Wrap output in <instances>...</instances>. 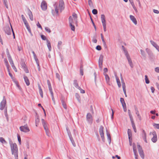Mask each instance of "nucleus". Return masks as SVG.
<instances>
[{
	"mask_svg": "<svg viewBox=\"0 0 159 159\" xmlns=\"http://www.w3.org/2000/svg\"><path fill=\"white\" fill-rule=\"evenodd\" d=\"M39 93L42 98L43 97V92L40 86H39Z\"/></svg>",
	"mask_w": 159,
	"mask_h": 159,
	"instance_id": "393cba45",
	"label": "nucleus"
},
{
	"mask_svg": "<svg viewBox=\"0 0 159 159\" xmlns=\"http://www.w3.org/2000/svg\"><path fill=\"white\" fill-rule=\"evenodd\" d=\"M122 49L125 53L126 56L129 55L127 51L125 49V48L124 46H122Z\"/></svg>",
	"mask_w": 159,
	"mask_h": 159,
	"instance_id": "2f4dec72",
	"label": "nucleus"
},
{
	"mask_svg": "<svg viewBox=\"0 0 159 159\" xmlns=\"http://www.w3.org/2000/svg\"><path fill=\"white\" fill-rule=\"evenodd\" d=\"M41 6L42 9L43 10L45 11L47 9V4L45 1L43 0L42 1L41 3Z\"/></svg>",
	"mask_w": 159,
	"mask_h": 159,
	"instance_id": "1a4fd4ad",
	"label": "nucleus"
},
{
	"mask_svg": "<svg viewBox=\"0 0 159 159\" xmlns=\"http://www.w3.org/2000/svg\"><path fill=\"white\" fill-rule=\"evenodd\" d=\"M92 13L94 15H96L98 13V11L96 9H94L92 11Z\"/></svg>",
	"mask_w": 159,
	"mask_h": 159,
	"instance_id": "c03bdc74",
	"label": "nucleus"
},
{
	"mask_svg": "<svg viewBox=\"0 0 159 159\" xmlns=\"http://www.w3.org/2000/svg\"><path fill=\"white\" fill-rule=\"evenodd\" d=\"M128 137H132V133L130 129H128Z\"/></svg>",
	"mask_w": 159,
	"mask_h": 159,
	"instance_id": "72a5a7b5",
	"label": "nucleus"
},
{
	"mask_svg": "<svg viewBox=\"0 0 159 159\" xmlns=\"http://www.w3.org/2000/svg\"><path fill=\"white\" fill-rule=\"evenodd\" d=\"M133 149L134 155H138L135 148L133 147Z\"/></svg>",
	"mask_w": 159,
	"mask_h": 159,
	"instance_id": "3c124183",
	"label": "nucleus"
},
{
	"mask_svg": "<svg viewBox=\"0 0 159 159\" xmlns=\"http://www.w3.org/2000/svg\"><path fill=\"white\" fill-rule=\"evenodd\" d=\"M129 141L130 143V145H132V137H129Z\"/></svg>",
	"mask_w": 159,
	"mask_h": 159,
	"instance_id": "09e8293b",
	"label": "nucleus"
},
{
	"mask_svg": "<svg viewBox=\"0 0 159 159\" xmlns=\"http://www.w3.org/2000/svg\"><path fill=\"white\" fill-rule=\"evenodd\" d=\"M151 43H152V44L155 47L157 45L156 43H155L153 41H151Z\"/></svg>",
	"mask_w": 159,
	"mask_h": 159,
	"instance_id": "8fccbe9b",
	"label": "nucleus"
},
{
	"mask_svg": "<svg viewBox=\"0 0 159 159\" xmlns=\"http://www.w3.org/2000/svg\"><path fill=\"white\" fill-rule=\"evenodd\" d=\"M4 4L5 6L8 9V8L7 2V0H3Z\"/></svg>",
	"mask_w": 159,
	"mask_h": 159,
	"instance_id": "473e14b6",
	"label": "nucleus"
},
{
	"mask_svg": "<svg viewBox=\"0 0 159 159\" xmlns=\"http://www.w3.org/2000/svg\"><path fill=\"white\" fill-rule=\"evenodd\" d=\"M130 18L131 19V20L132 21V22L135 25H137V21L136 19V18H135V17L132 15H130L129 16Z\"/></svg>",
	"mask_w": 159,
	"mask_h": 159,
	"instance_id": "dca6fc26",
	"label": "nucleus"
},
{
	"mask_svg": "<svg viewBox=\"0 0 159 159\" xmlns=\"http://www.w3.org/2000/svg\"><path fill=\"white\" fill-rule=\"evenodd\" d=\"M86 119L88 122L90 124H92L93 123V117L90 113H88L86 115Z\"/></svg>",
	"mask_w": 159,
	"mask_h": 159,
	"instance_id": "423d86ee",
	"label": "nucleus"
},
{
	"mask_svg": "<svg viewBox=\"0 0 159 159\" xmlns=\"http://www.w3.org/2000/svg\"><path fill=\"white\" fill-rule=\"evenodd\" d=\"M107 135L108 137V139H109L110 140H111V135L109 133H107Z\"/></svg>",
	"mask_w": 159,
	"mask_h": 159,
	"instance_id": "5fc2aeb1",
	"label": "nucleus"
},
{
	"mask_svg": "<svg viewBox=\"0 0 159 159\" xmlns=\"http://www.w3.org/2000/svg\"><path fill=\"white\" fill-rule=\"evenodd\" d=\"M132 127L134 129V131L135 133H136L137 132V130L136 128V127L134 123L132 124Z\"/></svg>",
	"mask_w": 159,
	"mask_h": 159,
	"instance_id": "58836bf2",
	"label": "nucleus"
},
{
	"mask_svg": "<svg viewBox=\"0 0 159 159\" xmlns=\"http://www.w3.org/2000/svg\"><path fill=\"white\" fill-rule=\"evenodd\" d=\"M20 130L23 132L27 133L30 131V129L27 124L20 127Z\"/></svg>",
	"mask_w": 159,
	"mask_h": 159,
	"instance_id": "7ed1b4c3",
	"label": "nucleus"
},
{
	"mask_svg": "<svg viewBox=\"0 0 159 159\" xmlns=\"http://www.w3.org/2000/svg\"><path fill=\"white\" fill-rule=\"evenodd\" d=\"M129 1L130 2V3H131V5H132V6L133 7V8L134 9V10L135 11V12H138L137 10L134 5V2L132 1V0L131 1L130 0H129Z\"/></svg>",
	"mask_w": 159,
	"mask_h": 159,
	"instance_id": "4be33fe9",
	"label": "nucleus"
},
{
	"mask_svg": "<svg viewBox=\"0 0 159 159\" xmlns=\"http://www.w3.org/2000/svg\"><path fill=\"white\" fill-rule=\"evenodd\" d=\"M153 134L155 135H154L152 139V140L153 142L155 143L157 140V136L156 134V132H153Z\"/></svg>",
	"mask_w": 159,
	"mask_h": 159,
	"instance_id": "f3484780",
	"label": "nucleus"
},
{
	"mask_svg": "<svg viewBox=\"0 0 159 159\" xmlns=\"http://www.w3.org/2000/svg\"><path fill=\"white\" fill-rule=\"evenodd\" d=\"M35 60L36 62V63L38 65V67H39L40 66L39 63V60L38 59V58H37V59H35Z\"/></svg>",
	"mask_w": 159,
	"mask_h": 159,
	"instance_id": "6e6d98bb",
	"label": "nucleus"
},
{
	"mask_svg": "<svg viewBox=\"0 0 159 159\" xmlns=\"http://www.w3.org/2000/svg\"><path fill=\"white\" fill-rule=\"evenodd\" d=\"M96 48L98 50H100L102 48L101 46L98 45L96 47Z\"/></svg>",
	"mask_w": 159,
	"mask_h": 159,
	"instance_id": "13d9d810",
	"label": "nucleus"
},
{
	"mask_svg": "<svg viewBox=\"0 0 159 159\" xmlns=\"http://www.w3.org/2000/svg\"><path fill=\"white\" fill-rule=\"evenodd\" d=\"M47 45L49 51L51 50V46L50 41L48 40H47Z\"/></svg>",
	"mask_w": 159,
	"mask_h": 159,
	"instance_id": "aec40b11",
	"label": "nucleus"
},
{
	"mask_svg": "<svg viewBox=\"0 0 159 159\" xmlns=\"http://www.w3.org/2000/svg\"><path fill=\"white\" fill-rule=\"evenodd\" d=\"M129 116L130 119L131 124L134 123L133 120V117L130 113H129Z\"/></svg>",
	"mask_w": 159,
	"mask_h": 159,
	"instance_id": "7c9ffc66",
	"label": "nucleus"
},
{
	"mask_svg": "<svg viewBox=\"0 0 159 159\" xmlns=\"http://www.w3.org/2000/svg\"><path fill=\"white\" fill-rule=\"evenodd\" d=\"M72 17L73 18V21L74 22H75V24L77 25V15L75 13H73Z\"/></svg>",
	"mask_w": 159,
	"mask_h": 159,
	"instance_id": "ddd939ff",
	"label": "nucleus"
},
{
	"mask_svg": "<svg viewBox=\"0 0 159 159\" xmlns=\"http://www.w3.org/2000/svg\"><path fill=\"white\" fill-rule=\"evenodd\" d=\"M24 22L25 25L26 26L27 29L29 31H30V28L29 26V24H28L27 20Z\"/></svg>",
	"mask_w": 159,
	"mask_h": 159,
	"instance_id": "a878e982",
	"label": "nucleus"
},
{
	"mask_svg": "<svg viewBox=\"0 0 159 159\" xmlns=\"http://www.w3.org/2000/svg\"><path fill=\"white\" fill-rule=\"evenodd\" d=\"M120 101L122 104L123 107L124 108L125 107H126V104L124 99L123 98H120Z\"/></svg>",
	"mask_w": 159,
	"mask_h": 159,
	"instance_id": "6ab92c4d",
	"label": "nucleus"
},
{
	"mask_svg": "<svg viewBox=\"0 0 159 159\" xmlns=\"http://www.w3.org/2000/svg\"><path fill=\"white\" fill-rule=\"evenodd\" d=\"M10 145L12 154L14 155L15 157L16 158H17L18 156V148L16 143H13L12 142L10 143Z\"/></svg>",
	"mask_w": 159,
	"mask_h": 159,
	"instance_id": "f257e3e1",
	"label": "nucleus"
},
{
	"mask_svg": "<svg viewBox=\"0 0 159 159\" xmlns=\"http://www.w3.org/2000/svg\"><path fill=\"white\" fill-rule=\"evenodd\" d=\"M21 17H22V19H23V22H24V21H26L25 18V17L23 15H21Z\"/></svg>",
	"mask_w": 159,
	"mask_h": 159,
	"instance_id": "69168bd1",
	"label": "nucleus"
},
{
	"mask_svg": "<svg viewBox=\"0 0 159 159\" xmlns=\"http://www.w3.org/2000/svg\"><path fill=\"white\" fill-rule=\"evenodd\" d=\"M7 101L5 96L3 97V98L1 101L0 104V109L2 110L4 108H6V104Z\"/></svg>",
	"mask_w": 159,
	"mask_h": 159,
	"instance_id": "f03ea898",
	"label": "nucleus"
},
{
	"mask_svg": "<svg viewBox=\"0 0 159 159\" xmlns=\"http://www.w3.org/2000/svg\"><path fill=\"white\" fill-rule=\"evenodd\" d=\"M21 66L24 69V68H25L27 66L26 65L25 63V62H23L21 64Z\"/></svg>",
	"mask_w": 159,
	"mask_h": 159,
	"instance_id": "864d4df0",
	"label": "nucleus"
},
{
	"mask_svg": "<svg viewBox=\"0 0 159 159\" xmlns=\"http://www.w3.org/2000/svg\"><path fill=\"white\" fill-rule=\"evenodd\" d=\"M17 138L20 144H21V139L20 136L19 135L17 134Z\"/></svg>",
	"mask_w": 159,
	"mask_h": 159,
	"instance_id": "ea45409f",
	"label": "nucleus"
},
{
	"mask_svg": "<svg viewBox=\"0 0 159 159\" xmlns=\"http://www.w3.org/2000/svg\"><path fill=\"white\" fill-rule=\"evenodd\" d=\"M88 2L89 5L90 6H91L92 5L93 3H92V2L91 0H88Z\"/></svg>",
	"mask_w": 159,
	"mask_h": 159,
	"instance_id": "bf43d9fd",
	"label": "nucleus"
},
{
	"mask_svg": "<svg viewBox=\"0 0 159 159\" xmlns=\"http://www.w3.org/2000/svg\"><path fill=\"white\" fill-rule=\"evenodd\" d=\"M4 30L7 34L10 35L11 33V29L9 26H6L4 29Z\"/></svg>",
	"mask_w": 159,
	"mask_h": 159,
	"instance_id": "9b49d317",
	"label": "nucleus"
},
{
	"mask_svg": "<svg viewBox=\"0 0 159 159\" xmlns=\"http://www.w3.org/2000/svg\"><path fill=\"white\" fill-rule=\"evenodd\" d=\"M73 84H74V86H75V87H76V88H77L78 89V87H80L79 86V85H78V83L77 82V81L76 80H74Z\"/></svg>",
	"mask_w": 159,
	"mask_h": 159,
	"instance_id": "c756f323",
	"label": "nucleus"
},
{
	"mask_svg": "<svg viewBox=\"0 0 159 159\" xmlns=\"http://www.w3.org/2000/svg\"><path fill=\"white\" fill-rule=\"evenodd\" d=\"M59 6L61 10L64 8V2L63 0H60L59 2Z\"/></svg>",
	"mask_w": 159,
	"mask_h": 159,
	"instance_id": "9d476101",
	"label": "nucleus"
},
{
	"mask_svg": "<svg viewBox=\"0 0 159 159\" xmlns=\"http://www.w3.org/2000/svg\"><path fill=\"white\" fill-rule=\"evenodd\" d=\"M153 126L157 129H159V124H154Z\"/></svg>",
	"mask_w": 159,
	"mask_h": 159,
	"instance_id": "a19ab883",
	"label": "nucleus"
},
{
	"mask_svg": "<svg viewBox=\"0 0 159 159\" xmlns=\"http://www.w3.org/2000/svg\"><path fill=\"white\" fill-rule=\"evenodd\" d=\"M151 89L152 91V93H154V91H155V89L153 87H151Z\"/></svg>",
	"mask_w": 159,
	"mask_h": 159,
	"instance_id": "0e129e2a",
	"label": "nucleus"
},
{
	"mask_svg": "<svg viewBox=\"0 0 159 159\" xmlns=\"http://www.w3.org/2000/svg\"><path fill=\"white\" fill-rule=\"evenodd\" d=\"M128 60L129 63L131 68L133 67V64L132 60L129 55L126 56Z\"/></svg>",
	"mask_w": 159,
	"mask_h": 159,
	"instance_id": "f8f14e48",
	"label": "nucleus"
},
{
	"mask_svg": "<svg viewBox=\"0 0 159 159\" xmlns=\"http://www.w3.org/2000/svg\"><path fill=\"white\" fill-rule=\"evenodd\" d=\"M61 102L62 105L63 106V107L65 109H67V107L66 104V102H65L64 100L63 99H62L61 100Z\"/></svg>",
	"mask_w": 159,
	"mask_h": 159,
	"instance_id": "5701e85b",
	"label": "nucleus"
},
{
	"mask_svg": "<svg viewBox=\"0 0 159 159\" xmlns=\"http://www.w3.org/2000/svg\"><path fill=\"white\" fill-rule=\"evenodd\" d=\"M83 66L82 65H81L80 66V73L81 75H84L83 70Z\"/></svg>",
	"mask_w": 159,
	"mask_h": 159,
	"instance_id": "f704fd0d",
	"label": "nucleus"
},
{
	"mask_svg": "<svg viewBox=\"0 0 159 159\" xmlns=\"http://www.w3.org/2000/svg\"><path fill=\"white\" fill-rule=\"evenodd\" d=\"M24 79L25 82L27 86H29L30 84V82L28 77L25 75L24 76Z\"/></svg>",
	"mask_w": 159,
	"mask_h": 159,
	"instance_id": "2eb2a0df",
	"label": "nucleus"
},
{
	"mask_svg": "<svg viewBox=\"0 0 159 159\" xmlns=\"http://www.w3.org/2000/svg\"><path fill=\"white\" fill-rule=\"evenodd\" d=\"M145 80L146 83L147 84H148L149 83L150 81L148 78V76L147 75L145 76Z\"/></svg>",
	"mask_w": 159,
	"mask_h": 159,
	"instance_id": "c9c22d12",
	"label": "nucleus"
},
{
	"mask_svg": "<svg viewBox=\"0 0 159 159\" xmlns=\"http://www.w3.org/2000/svg\"><path fill=\"white\" fill-rule=\"evenodd\" d=\"M43 125V126L46 132L47 133L48 131V127L47 124L43 120V121L42 122Z\"/></svg>",
	"mask_w": 159,
	"mask_h": 159,
	"instance_id": "4468645a",
	"label": "nucleus"
},
{
	"mask_svg": "<svg viewBox=\"0 0 159 159\" xmlns=\"http://www.w3.org/2000/svg\"><path fill=\"white\" fill-rule=\"evenodd\" d=\"M69 22L70 24V26L71 28V30L73 31H75V26L73 25V24L75 23V22H74L72 17L71 16H70L69 17Z\"/></svg>",
	"mask_w": 159,
	"mask_h": 159,
	"instance_id": "20e7f679",
	"label": "nucleus"
},
{
	"mask_svg": "<svg viewBox=\"0 0 159 159\" xmlns=\"http://www.w3.org/2000/svg\"><path fill=\"white\" fill-rule=\"evenodd\" d=\"M41 37L42 39L43 40H47V39H46V37L45 35H41Z\"/></svg>",
	"mask_w": 159,
	"mask_h": 159,
	"instance_id": "49530a36",
	"label": "nucleus"
},
{
	"mask_svg": "<svg viewBox=\"0 0 159 159\" xmlns=\"http://www.w3.org/2000/svg\"><path fill=\"white\" fill-rule=\"evenodd\" d=\"M70 139L73 146L74 147H75L76 146V144H75V141L74 140V139H73L72 137L71 136H70Z\"/></svg>",
	"mask_w": 159,
	"mask_h": 159,
	"instance_id": "cd10ccee",
	"label": "nucleus"
},
{
	"mask_svg": "<svg viewBox=\"0 0 159 159\" xmlns=\"http://www.w3.org/2000/svg\"><path fill=\"white\" fill-rule=\"evenodd\" d=\"M105 79L107 83H109L110 82V78L108 75L106 74H105Z\"/></svg>",
	"mask_w": 159,
	"mask_h": 159,
	"instance_id": "bb28decb",
	"label": "nucleus"
},
{
	"mask_svg": "<svg viewBox=\"0 0 159 159\" xmlns=\"http://www.w3.org/2000/svg\"><path fill=\"white\" fill-rule=\"evenodd\" d=\"M45 30H46V31H47V32H48L49 33H50L51 32V31L50 29L49 28H48V27H46L45 28Z\"/></svg>",
	"mask_w": 159,
	"mask_h": 159,
	"instance_id": "603ef678",
	"label": "nucleus"
},
{
	"mask_svg": "<svg viewBox=\"0 0 159 159\" xmlns=\"http://www.w3.org/2000/svg\"><path fill=\"white\" fill-rule=\"evenodd\" d=\"M58 9L57 8V6H56L55 8V11L57 14H58Z\"/></svg>",
	"mask_w": 159,
	"mask_h": 159,
	"instance_id": "e2e57ef3",
	"label": "nucleus"
},
{
	"mask_svg": "<svg viewBox=\"0 0 159 159\" xmlns=\"http://www.w3.org/2000/svg\"><path fill=\"white\" fill-rule=\"evenodd\" d=\"M103 127L102 126H101L100 127L99 130L100 135L103 141H104V133L103 132Z\"/></svg>",
	"mask_w": 159,
	"mask_h": 159,
	"instance_id": "0eeeda50",
	"label": "nucleus"
},
{
	"mask_svg": "<svg viewBox=\"0 0 159 159\" xmlns=\"http://www.w3.org/2000/svg\"><path fill=\"white\" fill-rule=\"evenodd\" d=\"M49 89L51 94H52L53 93L51 86L49 87Z\"/></svg>",
	"mask_w": 159,
	"mask_h": 159,
	"instance_id": "4d7b16f0",
	"label": "nucleus"
},
{
	"mask_svg": "<svg viewBox=\"0 0 159 159\" xmlns=\"http://www.w3.org/2000/svg\"><path fill=\"white\" fill-rule=\"evenodd\" d=\"M102 62H103V57H102L101 58L100 57L99 60V67L102 68Z\"/></svg>",
	"mask_w": 159,
	"mask_h": 159,
	"instance_id": "a211bd4d",
	"label": "nucleus"
},
{
	"mask_svg": "<svg viewBox=\"0 0 159 159\" xmlns=\"http://www.w3.org/2000/svg\"><path fill=\"white\" fill-rule=\"evenodd\" d=\"M7 70L9 76L11 77L12 79H13L14 78V77L12 75L9 69H8Z\"/></svg>",
	"mask_w": 159,
	"mask_h": 159,
	"instance_id": "4c0bfd02",
	"label": "nucleus"
},
{
	"mask_svg": "<svg viewBox=\"0 0 159 159\" xmlns=\"http://www.w3.org/2000/svg\"><path fill=\"white\" fill-rule=\"evenodd\" d=\"M23 69L24 70V71L26 73H28L29 72V70L28 69V68L27 66L25 68H24Z\"/></svg>",
	"mask_w": 159,
	"mask_h": 159,
	"instance_id": "de8ad7c7",
	"label": "nucleus"
},
{
	"mask_svg": "<svg viewBox=\"0 0 159 159\" xmlns=\"http://www.w3.org/2000/svg\"><path fill=\"white\" fill-rule=\"evenodd\" d=\"M78 89L80 90L81 93H85V90L82 89L80 87H79Z\"/></svg>",
	"mask_w": 159,
	"mask_h": 159,
	"instance_id": "79ce46f5",
	"label": "nucleus"
},
{
	"mask_svg": "<svg viewBox=\"0 0 159 159\" xmlns=\"http://www.w3.org/2000/svg\"><path fill=\"white\" fill-rule=\"evenodd\" d=\"M138 148L140 156L143 159L144 157V154L142 147L139 145H138Z\"/></svg>",
	"mask_w": 159,
	"mask_h": 159,
	"instance_id": "6e6552de",
	"label": "nucleus"
},
{
	"mask_svg": "<svg viewBox=\"0 0 159 159\" xmlns=\"http://www.w3.org/2000/svg\"><path fill=\"white\" fill-rule=\"evenodd\" d=\"M117 83L119 87L120 88L121 86V84L119 79L117 77L116 78Z\"/></svg>",
	"mask_w": 159,
	"mask_h": 159,
	"instance_id": "c85d7f7f",
	"label": "nucleus"
},
{
	"mask_svg": "<svg viewBox=\"0 0 159 159\" xmlns=\"http://www.w3.org/2000/svg\"><path fill=\"white\" fill-rule=\"evenodd\" d=\"M122 88H123V89H125V83H124V82L123 80V81H122Z\"/></svg>",
	"mask_w": 159,
	"mask_h": 159,
	"instance_id": "a18cd8bd",
	"label": "nucleus"
},
{
	"mask_svg": "<svg viewBox=\"0 0 159 159\" xmlns=\"http://www.w3.org/2000/svg\"><path fill=\"white\" fill-rule=\"evenodd\" d=\"M0 141L2 143H7V142L2 137L0 138Z\"/></svg>",
	"mask_w": 159,
	"mask_h": 159,
	"instance_id": "e433bc0d",
	"label": "nucleus"
},
{
	"mask_svg": "<svg viewBox=\"0 0 159 159\" xmlns=\"http://www.w3.org/2000/svg\"><path fill=\"white\" fill-rule=\"evenodd\" d=\"M101 39H102V40L103 42V43L104 44H106V42H105L104 40V39L103 36V35L102 34H101Z\"/></svg>",
	"mask_w": 159,
	"mask_h": 159,
	"instance_id": "37998d69",
	"label": "nucleus"
},
{
	"mask_svg": "<svg viewBox=\"0 0 159 159\" xmlns=\"http://www.w3.org/2000/svg\"><path fill=\"white\" fill-rule=\"evenodd\" d=\"M155 71L157 73H159V67H157L155 69Z\"/></svg>",
	"mask_w": 159,
	"mask_h": 159,
	"instance_id": "052dcab7",
	"label": "nucleus"
},
{
	"mask_svg": "<svg viewBox=\"0 0 159 159\" xmlns=\"http://www.w3.org/2000/svg\"><path fill=\"white\" fill-rule=\"evenodd\" d=\"M13 69L14 70H15V71L16 72H17V69L16 68V67L15 66H13L12 67Z\"/></svg>",
	"mask_w": 159,
	"mask_h": 159,
	"instance_id": "338daca9",
	"label": "nucleus"
},
{
	"mask_svg": "<svg viewBox=\"0 0 159 159\" xmlns=\"http://www.w3.org/2000/svg\"><path fill=\"white\" fill-rule=\"evenodd\" d=\"M142 132H143V139L145 141L146 143H147V140H146V133L144 130H143Z\"/></svg>",
	"mask_w": 159,
	"mask_h": 159,
	"instance_id": "412c9836",
	"label": "nucleus"
},
{
	"mask_svg": "<svg viewBox=\"0 0 159 159\" xmlns=\"http://www.w3.org/2000/svg\"><path fill=\"white\" fill-rule=\"evenodd\" d=\"M37 26L39 28L42 29V27L41 25H40V24H39V22L37 24Z\"/></svg>",
	"mask_w": 159,
	"mask_h": 159,
	"instance_id": "680f3d73",
	"label": "nucleus"
},
{
	"mask_svg": "<svg viewBox=\"0 0 159 159\" xmlns=\"http://www.w3.org/2000/svg\"><path fill=\"white\" fill-rule=\"evenodd\" d=\"M101 19L102 23L104 30L105 32L106 31V24L105 20V17L104 15L102 14L101 15Z\"/></svg>",
	"mask_w": 159,
	"mask_h": 159,
	"instance_id": "39448f33",
	"label": "nucleus"
},
{
	"mask_svg": "<svg viewBox=\"0 0 159 159\" xmlns=\"http://www.w3.org/2000/svg\"><path fill=\"white\" fill-rule=\"evenodd\" d=\"M153 12L156 13L158 14L159 13V11L156 10H153Z\"/></svg>",
	"mask_w": 159,
	"mask_h": 159,
	"instance_id": "774afa93",
	"label": "nucleus"
},
{
	"mask_svg": "<svg viewBox=\"0 0 159 159\" xmlns=\"http://www.w3.org/2000/svg\"><path fill=\"white\" fill-rule=\"evenodd\" d=\"M7 69H9L10 66L8 63V60L7 58H5L4 60Z\"/></svg>",
	"mask_w": 159,
	"mask_h": 159,
	"instance_id": "b1692460",
	"label": "nucleus"
}]
</instances>
